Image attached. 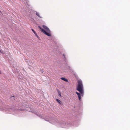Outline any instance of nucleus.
I'll list each match as a JSON object with an SVG mask.
<instances>
[{
  "instance_id": "1",
  "label": "nucleus",
  "mask_w": 130,
  "mask_h": 130,
  "mask_svg": "<svg viewBox=\"0 0 130 130\" xmlns=\"http://www.w3.org/2000/svg\"><path fill=\"white\" fill-rule=\"evenodd\" d=\"M78 86H77V90L80 93L77 92L76 93L77 95L79 100H81V96H83L84 94V91L83 85L82 81L81 80H78Z\"/></svg>"
},
{
  "instance_id": "2",
  "label": "nucleus",
  "mask_w": 130,
  "mask_h": 130,
  "mask_svg": "<svg viewBox=\"0 0 130 130\" xmlns=\"http://www.w3.org/2000/svg\"><path fill=\"white\" fill-rule=\"evenodd\" d=\"M42 27L46 31L42 29L41 27L39 26V27L40 28L41 31L48 36H51V34L49 28L46 26L45 25H43Z\"/></svg>"
},
{
  "instance_id": "3",
  "label": "nucleus",
  "mask_w": 130,
  "mask_h": 130,
  "mask_svg": "<svg viewBox=\"0 0 130 130\" xmlns=\"http://www.w3.org/2000/svg\"><path fill=\"white\" fill-rule=\"evenodd\" d=\"M61 79L62 80H64V81H65V82H67L68 81V80L67 79L65 78H63V77H61Z\"/></svg>"
},
{
  "instance_id": "4",
  "label": "nucleus",
  "mask_w": 130,
  "mask_h": 130,
  "mask_svg": "<svg viewBox=\"0 0 130 130\" xmlns=\"http://www.w3.org/2000/svg\"><path fill=\"white\" fill-rule=\"evenodd\" d=\"M56 100L59 104H62V102L60 100H58V99H56Z\"/></svg>"
},
{
  "instance_id": "5",
  "label": "nucleus",
  "mask_w": 130,
  "mask_h": 130,
  "mask_svg": "<svg viewBox=\"0 0 130 130\" xmlns=\"http://www.w3.org/2000/svg\"><path fill=\"white\" fill-rule=\"evenodd\" d=\"M36 14L37 15L38 17H39L40 18H42V17L41 16H40L39 13H38V12H36Z\"/></svg>"
},
{
  "instance_id": "6",
  "label": "nucleus",
  "mask_w": 130,
  "mask_h": 130,
  "mask_svg": "<svg viewBox=\"0 0 130 130\" xmlns=\"http://www.w3.org/2000/svg\"><path fill=\"white\" fill-rule=\"evenodd\" d=\"M58 94H59V95L61 97V93L60 91H58Z\"/></svg>"
},
{
  "instance_id": "7",
  "label": "nucleus",
  "mask_w": 130,
  "mask_h": 130,
  "mask_svg": "<svg viewBox=\"0 0 130 130\" xmlns=\"http://www.w3.org/2000/svg\"><path fill=\"white\" fill-rule=\"evenodd\" d=\"M31 30H32V31H33V32H34V33L35 34L36 33V32H35V31H34V30L33 29H32Z\"/></svg>"
},
{
  "instance_id": "8",
  "label": "nucleus",
  "mask_w": 130,
  "mask_h": 130,
  "mask_svg": "<svg viewBox=\"0 0 130 130\" xmlns=\"http://www.w3.org/2000/svg\"><path fill=\"white\" fill-rule=\"evenodd\" d=\"M35 35L36 36V37H37V38H39V37L37 35V33L35 34Z\"/></svg>"
},
{
  "instance_id": "9",
  "label": "nucleus",
  "mask_w": 130,
  "mask_h": 130,
  "mask_svg": "<svg viewBox=\"0 0 130 130\" xmlns=\"http://www.w3.org/2000/svg\"><path fill=\"white\" fill-rule=\"evenodd\" d=\"M63 55L64 57V58H65V59H66V58L65 57V55L64 54Z\"/></svg>"
},
{
  "instance_id": "10",
  "label": "nucleus",
  "mask_w": 130,
  "mask_h": 130,
  "mask_svg": "<svg viewBox=\"0 0 130 130\" xmlns=\"http://www.w3.org/2000/svg\"><path fill=\"white\" fill-rule=\"evenodd\" d=\"M1 71L0 70V73H1Z\"/></svg>"
}]
</instances>
